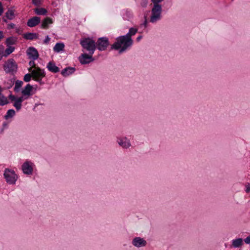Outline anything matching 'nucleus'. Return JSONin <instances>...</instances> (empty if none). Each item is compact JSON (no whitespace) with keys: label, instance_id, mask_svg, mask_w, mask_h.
<instances>
[{"label":"nucleus","instance_id":"nucleus-43","mask_svg":"<svg viewBox=\"0 0 250 250\" xmlns=\"http://www.w3.org/2000/svg\"><path fill=\"white\" fill-rule=\"evenodd\" d=\"M29 64L30 66H32L35 67V63L34 61L32 60V61H30V62H29Z\"/></svg>","mask_w":250,"mask_h":250},{"label":"nucleus","instance_id":"nucleus-30","mask_svg":"<svg viewBox=\"0 0 250 250\" xmlns=\"http://www.w3.org/2000/svg\"><path fill=\"white\" fill-rule=\"evenodd\" d=\"M32 76V73L31 74L28 73L24 75L23 80L26 82H28L31 80Z\"/></svg>","mask_w":250,"mask_h":250},{"label":"nucleus","instance_id":"nucleus-41","mask_svg":"<svg viewBox=\"0 0 250 250\" xmlns=\"http://www.w3.org/2000/svg\"><path fill=\"white\" fill-rule=\"evenodd\" d=\"M16 32L19 34H21L22 32V30L20 28H17L16 29Z\"/></svg>","mask_w":250,"mask_h":250},{"label":"nucleus","instance_id":"nucleus-27","mask_svg":"<svg viewBox=\"0 0 250 250\" xmlns=\"http://www.w3.org/2000/svg\"><path fill=\"white\" fill-rule=\"evenodd\" d=\"M15 115V111L14 109H9L7 112L6 115L4 116V118L6 119H8L9 118L13 117Z\"/></svg>","mask_w":250,"mask_h":250},{"label":"nucleus","instance_id":"nucleus-10","mask_svg":"<svg viewBox=\"0 0 250 250\" xmlns=\"http://www.w3.org/2000/svg\"><path fill=\"white\" fill-rule=\"evenodd\" d=\"M28 58L33 61L36 60L39 58V53L37 50L34 47H29L26 51Z\"/></svg>","mask_w":250,"mask_h":250},{"label":"nucleus","instance_id":"nucleus-25","mask_svg":"<svg viewBox=\"0 0 250 250\" xmlns=\"http://www.w3.org/2000/svg\"><path fill=\"white\" fill-rule=\"evenodd\" d=\"M34 11L38 15H45L47 12V10L43 8H36Z\"/></svg>","mask_w":250,"mask_h":250},{"label":"nucleus","instance_id":"nucleus-5","mask_svg":"<svg viewBox=\"0 0 250 250\" xmlns=\"http://www.w3.org/2000/svg\"><path fill=\"white\" fill-rule=\"evenodd\" d=\"M29 71L31 72L33 79L34 80L38 82L41 84L43 83L42 82V79L45 75V73L43 69H42L38 67H35L33 70H31V68H30Z\"/></svg>","mask_w":250,"mask_h":250},{"label":"nucleus","instance_id":"nucleus-14","mask_svg":"<svg viewBox=\"0 0 250 250\" xmlns=\"http://www.w3.org/2000/svg\"><path fill=\"white\" fill-rule=\"evenodd\" d=\"M76 70V68L73 67H67L61 71V74L64 77H67L70 75L73 74Z\"/></svg>","mask_w":250,"mask_h":250},{"label":"nucleus","instance_id":"nucleus-35","mask_svg":"<svg viewBox=\"0 0 250 250\" xmlns=\"http://www.w3.org/2000/svg\"><path fill=\"white\" fill-rule=\"evenodd\" d=\"M244 241L247 244H250V235L249 236H248L246 238H245Z\"/></svg>","mask_w":250,"mask_h":250},{"label":"nucleus","instance_id":"nucleus-4","mask_svg":"<svg viewBox=\"0 0 250 250\" xmlns=\"http://www.w3.org/2000/svg\"><path fill=\"white\" fill-rule=\"evenodd\" d=\"M162 8L161 5H155L151 10V16L150 22L155 23L160 21L162 18Z\"/></svg>","mask_w":250,"mask_h":250},{"label":"nucleus","instance_id":"nucleus-33","mask_svg":"<svg viewBox=\"0 0 250 250\" xmlns=\"http://www.w3.org/2000/svg\"><path fill=\"white\" fill-rule=\"evenodd\" d=\"M151 1L155 5H160L159 3L162 1V0H151Z\"/></svg>","mask_w":250,"mask_h":250},{"label":"nucleus","instance_id":"nucleus-22","mask_svg":"<svg viewBox=\"0 0 250 250\" xmlns=\"http://www.w3.org/2000/svg\"><path fill=\"white\" fill-rule=\"evenodd\" d=\"M15 50V47L12 46H8L7 48L4 50V52L2 51V55L3 57H6L9 55L11 54Z\"/></svg>","mask_w":250,"mask_h":250},{"label":"nucleus","instance_id":"nucleus-32","mask_svg":"<svg viewBox=\"0 0 250 250\" xmlns=\"http://www.w3.org/2000/svg\"><path fill=\"white\" fill-rule=\"evenodd\" d=\"M32 3L34 5L39 6L41 4V0H32Z\"/></svg>","mask_w":250,"mask_h":250},{"label":"nucleus","instance_id":"nucleus-36","mask_svg":"<svg viewBox=\"0 0 250 250\" xmlns=\"http://www.w3.org/2000/svg\"><path fill=\"white\" fill-rule=\"evenodd\" d=\"M50 40V38L48 36H47L46 37H45V39H44V40L43 41V42L45 44H47L48 43V42H49Z\"/></svg>","mask_w":250,"mask_h":250},{"label":"nucleus","instance_id":"nucleus-9","mask_svg":"<svg viewBox=\"0 0 250 250\" xmlns=\"http://www.w3.org/2000/svg\"><path fill=\"white\" fill-rule=\"evenodd\" d=\"M117 142L123 148L127 149L131 146L130 140L126 137L117 138Z\"/></svg>","mask_w":250,"mask_h":250},{"label":"nucleus","instance_id":"nucleus-37","mask_svg":"<svg viewBox=\"0 0 250 250\" xmlns=\"http://www.w3.org/2000/svg\"><path fill=\"white\" fill-rule=\"evenodd\" d=\"M15 25L13 23H10V24H8L7 28L8 29H13L15 27Z\"/></svg>","mask_w":250,"mask_h":250},{"label":"nucleus","instance_id":"nucleus-39","mask_svg":"<svg viewBox=\"0 0 250 250\" xmlns=\"http://www.w3.org/2000/svg\"><path fill=\"white\" fill-rule=\"evenodd\" d=\"M246 192H250V184H248L246 186Z\"/></svg>","mask_w":250,"mask_h":250},{"label":"nucleus","instance_id":"nucleus-6","mask_svg":"<svg viewBox=\"0 0 250 250\" xmlns=\"http://www.w3.org/2000/svg\"><path fill=\"white\" fill-rule=\"evenodd\" d=\"M3 175L6 182L10 185L15 184L18 178L15 171L8 168L5 169Z\"/></svg>","mask_w":250,"mask_h":250},{"label":"nucleus","instance_id":"nucleus-7","mask_svg":"<svg viewBox=\"0 0 250 250\" xmlns=\"http://www.w3.org/2000/svg\"><path fill=\"white\" fill-rule=\"evenodd\" d=\"M95 43L96 49L100 51L105 50L109 45V40L107 37L99 38Z\"/></svg>","mask_w":250,"mask_h":250},{"label":"nucleus","instance_id":"nucleus-38","mask_svg":"<svg viewBox=\"0 0 250 250\" xmlns=\"http://www.w3.org/2000/svg\"><path fill=\"white\" fill-rule=\"evenodd\" d=\"M141 5L143 7H146V5H147V1H146V0H143L141 2Z\"/></svg>","mask_w":250,"mask_h":250},{"label":"nucleus","instance_id":"nucleus-42","mask_svg":"<svg viewBox=\"0 0 250 250\" xmlns=\"http://www.w3.org/2000/svg\"><path fill=\"white\" fill-rule=\"evenodd\" d=\"M17 100H18L19 102H20L21 103H22L24 99L22 96H21V97H20L17 98Z\"/></svg>","mask_w":250,"mask_h":250},{"label":"nucleus","instance_id":"nucleus-8","mask_svg":"<svg viewBox=\"0 0 250 250\" xmlns=\"http://www.w3.org/2000/svg\"><path fill=\"white\" fill-rule=\"evenodd\" d=\"M92 55L89 53H83L79 57V61L82 64L89 63L94 60Z\"/></svg>","mask_w":250,"mask_h":250},{"label":"nucleus","instance_id":"nucleus-29","mask_svg":"<svg viewBox=\"0 0 250 250\" xmlns=\"http://www.w3.org/2000/svg\"><path fill=\"white\" fill-rule=\"evenodd\" d=\"M13 106L16 108L17 111L20 110L21 107V103L19 102L18 100L15 101V102L13 104Z\"/></svg>","mask_w":250,"mask_h":250},{"label":"nucleus","instance_id":"nucleus-31","mask_svg":"<svg viewBox=\"0 0 250 250\" xmlns=\"http://www.w3.org/2000/svg\"><path fill=\"white\" fill-rule=\"evenodd\" d=\"M147 23H148V22L147 21L146 17L145 16V21L143 22V23H142V24H140V27L141 28L144 27L145 28H146L147 26Z\"/></svg>","mask_w":250,"mask_h":250},{"label":"nucleus","instance_id":"nucleus-15","mask_svg":"<svg viewBox=\"0 0 250 250\" xmlns=\"http://www.w3.org/2000/svg\"><path fill=\"white\" fill-rule=\"evenodd\" d=\"M46 68L49 71L54 73H57L60 71V68L52 62H49L47 63Z\"/></svg>","mask_w":250,"mask_h":250},{"label":"nucleus","instance_id":"nucleus-19","mask_svg":"<svg viewBox=\"0 0 250 250\" xmlns=\"http://www.w3.org/2000/svg\"><path fill=\"white\" fill-rule=\"evenodd\" d=\"M33 89V87L30 84H27L24 88L21 91V93L24 96L31 95V92Z\"/></svg>","mask_w":250,"mask_h":250},{"label":"nucleus","instance_id":"nucleus-1","mask_svg":"<svg viewBox=\"0 0 250 250\" xmlns=\"http://www.w3.org/2000/svg\"><path fill=\"white\" fill-rule=\"evenodd\" d=\"M133 40L125 35L120 36L116 38V41L111 45V49L119 50V53L125 52L128 47L131 46Z\"/></svg>","mask_w":250,"mask_h":250},{"label":"nucleus","instance_id":"nucleus-20","mask_svg":"<svg viewBox=\"0 0 250 250\" xmlns=\"http://www.w3.org/2000/svg\"><path fill=\"white\" fill-rule=\"evenodd\" d=\"M64 44L63 43L57 42L53 47V50L55 52L59 53L63 50Z\"/></svg>","mask_w":250,"mask_h":250},{"label":"nucleus","instance_id":"nucleus-17","mask_svg":"<svg viewBox=\"0 0 250 250\" xmlns=\"http://www.w3.org/2000/svg\"><path fill=\"white\" fill-rule=\"evenodd\" d=\"M23 37L26 40H33L38 39V34L35 33L28 32L24 34Z\"/></svg>","mask_w":250,"mask_h":250},{"label":"nucleus","instance_id":"nucleus-26","mask_svg":"<svg viewBox=\"0 0 250 250\" xmlns=\"http://www.w3.org/2000/svg\"><path fill=\"white\" fill-rule=\"evenodd\" d=\"M137 32V29L136 28L131 27L129 29V31L125 36L128 38H131V36L134 35Z\"/></svg>","mask_w":250,"mask_h":250},{"label":"nucleus","instance_id":"nucleus-21","mask_svg":"<svg viewBox=\"0 0 250 250\" xmlns=\"http://www.w3.org/2000/svg\"><path fill=\"white\" fill-rule=\"evenodd\" d=\"M17 42V38L14 37H10L6 40V44L7 46L15 44Z\"/></svg>","mask_w":250,"mask_h":250},{"label":"nucleus","instance_id":"nucleus-24","mask_svg":"<svg viewBox=\"0 0 250 250\" xmlns=\"http://www.w3.org/2000/svg\"><path fill=\"white\" fill-rule=\"evenodd\" d=\"M23 84V82L20 80H17L15 83V87L14 88V90L16 92H19L20 90V88L22 86Z\"/></svg>","mask_w":250,"mask_h":250},{"label":"nucleus","instance_id":"nucleus-46","mask_svg":"<svg viewBox=\"0 0 250 250\" xmlns=\"http://www.w3.org/2000/svg\"><path fill=\"white\" fill-rule=\"evenodd\" d=\"M4 129V128H3L1 129V132H2Z\"/></svg>","mask_w":250,"mask_h":250},{"label":"nucleus","instance_id":"nucleus-34","mask_svg":"<svg viewBox=\"0 0 250 250\" xmlns=\"http://www.w3.org/2000/svg\"><path fill=\"white\" fill-rule=\"evenodd\" d=\"M8 98L11 101H15L17 100L16 97L12 94L9 95Z\"/></svg>","mask_w":250,"mask_h":250},{"label":"nucleus","instance_id":"nucleus-13","mask_svg":"<svg viewBox=\"0 0 250 250\" xmlns=\"http://www.w3.org/2000/svg\"><path fill=\"white\" fill-rule=\"evenodd\" d=\"M41 18L39 17H33L28 20L27 25L30 27H33L40 23Z\"/></svg>","mask_w":250,"mask_h":250},{"label":"nucleus","instance_id":"nucleus-11","mask_svg":"<svg viewBox=\"0 0 250 250\" xmlns=\"http://www.w3.org/2000/svg\"><path fill=\"white\" fill-rule=\"evenodd\" d=\"M132 244L136 247L140 248L145 247L147 244V242L143 238L136 237L133 239Z\"/></svg>","mask_w":250,"mask_h":250},{"label":"nucleus","instance_id":"nucleus-44","mask_svg":"<svg viewBox=\"0 0 250 250\" xmlns=\"http://www.w3.org/2000/svg\"><path fill=\"white\" fill-rule=\"evenodd\" d=\"M142 38V36H138L137 38H136V41L137 42H139L141 39Z\"/></svg>","mask_w":250,"mask_h":250},{"label":"nucleus","instance_id":"nucleus-2","mask_svg":"<svg viewBox=\"0 0 250 250\" xmlns=\"http://www.w3.org/2000/svg\"><path fill=\"white\" fill-rule=\"evenodd\" d=\"M80 44L83 48L90 54H93L96 50L95 42L89 38H86L80 41Z\"/></svg>","mask_w":250,"mask_h":250},{"label":"nucleus","instance_id":"nucleus-45","mask_svg":"<svg viewBox=\"0 0 250 250\" xmlns=\"http://www.w3.org/2000/svg\"><path fill=\"white\" fill-rule=\"evenodd\" d=\"M2 125H3V128H4V127H6L7 126V124L4 123Z\"/></svg>","mask_w":250,"mask_h":250},{"label":"nucleus","instance_id":"nucleus-47","mask_svg":"<svg viewBox=\"0 0 250 250\" xmlns=\"http://www.w3.org/2000/svg\"><path fill=\"white\" fill-rule=\"evenodd\" d=\"M0 91H1V88L0 86Z\"/></svg>","mask_w":250,"mask_h":250},{"label":"nucleus","instance_id":"nucleus-3","mask_svg":"<svg viewBox=\"0 0 250 250\" xmlns=\"http://www.w3.org/2000/svg\"><path fill=\"white\" fill-rule=\"evenodd\" d=\"M3 68L6 74H15L18 70V64L13 59L6 61L3 64Z\"/></svg>","mask_w":250,"mask_h":250},{"label":"nucleus","instance_id":"nucleus-16","mask_svg":"<svg viewBox=\"0 0 250 250\" xmlns=\"http://www.w3.org/2000/svg\"><path fill=\"white\" fill-rule=\"evenodd\" d=\"M53 22V20L50 17H47L42 21L41 27L43 29H47L49 24H52Z\"/></svg>","mask_w":250,"mask_h":250},{"label":"nucleus","instance_id":"nucleus-12","mask_svg":"<svg viewBox=\"0 0 250 250\" xmlns=\"http://www.w3.org/2000/svg\"><path fill=\"white\" fill-rule=\"evenodd\" d=\"M22 170L23 173L27 175L32 174L33 173L32 163L29 161H26L22 165Z\"/></svg>","mask_w":250,"mask_h":250},{"label":"nucleus","instance_id":"nucleus-28","mask_svg":"<svg viewBox=\"0 0 250 250\" xmlns=\"http://www.w3.org/2000/svg\"><path fill=\"white\" fill-rule=\"evenodd\" d=\"M5 17L9 20H12L14 17V11L11 9H8L5 13Z\"/></svg>","mask_w":250,"mask_h":250},{"label":"nucleus","instance_id":"nucleus-23","mask_svg":"<svg viewBox=\"0 0 250 250\" xmlns=\"http://www.w3.org/2000/svg\"><path fill=\"white\" fill-rule=\"evenodd\" d=\"M9 102L6 97H5L0 91V105L3 106L7 104Z\"/></svg>","mask_w":250,"mask_h":250},{"label":"nucleus","instance_id":"nucleus-18","mask_svg":"<svg viewBox=\"0 0 250 250\" xmlns=\"http://www.w3.org/2000/svg\"><path fill=\"white\" fill-rule=\"evenodd\" d=\"M243 244V240L241 238L232 240V246L235 248L241 247Z\"/></svg>","mask_w":250,"mask_h":250},{"label":"nucleus","instance_id":"nucleus-40","mask_svg":"<svg viewBox=\"0 0 250 250\" xmlns=\"http://www.w3.org/2000/svg\"><path fill=\"white\" fill-rule=\"evenodd\" d=\"M3 7H2V3L0 1V16L1 15V14L3 13Z\"/></svg>","mask_w":250,"mask_h":250}]
</instances>
